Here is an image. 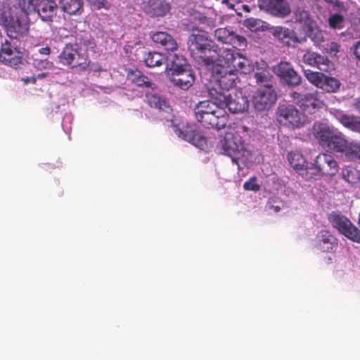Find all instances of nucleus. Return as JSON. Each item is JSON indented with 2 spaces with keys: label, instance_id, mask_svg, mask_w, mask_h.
Segmentation results:
<instances>
[{
  "label": "nucleus",
  "instance_id": "obj_43",
  "mask_svg": "<svg viewBox=\"0 0 360 360\" xmlns=\"http://www.w3.org/2000/svg\"><path fill=\"white\" fill-rule=\"evenodd\" d=\"M233 31L226 28H218L214 31V37L224 44H230Z\"/></svg>",
  "mask_w": 360,
  "mask_h": 360
},
{
  "label": "nucleus",
  "instance_id": "obj_15",
  "mask_svg": "<svg viewBox=\"0 0 360 360\" xmlns=\"http://www.w3.org/2000/svg\"><path fill=\"white\" fill-rule=\"evenodd\" d=\"M304 63L315 67L322 72H330L335 70L334 63L327 56L314 51H307L302 56Z\"/></svg>",
  "mask_w": 360,
  "mask_h": 360
},
{
  "label": "nucleus",
  "instance_id": "obj_14",
  "mask_svg": "<svg viewBox=\"0 0 360 360\" xmlns=\"http://www.w3.org/2000/svg\"><path fill=\"white\" fill-rule=\"evenodd\" d=\"M261 10L279 18H285L291 13V8L287 0H258Z\"/></svg>",
  "mask_w": 360,
  "mask_h": 360
},
{
  "label": "nucleus",
  "instance_id": "obj_36",
  "mask_svg": "<svg viewBox=\"0 0 360 360\" xmlns=\"http://www.w3.org/2000/svg\"><path fill=\"white\" fill-rule=\"evenodd\" d=\"M288 160L290 166L300 175L303 170L307 161L304 157L299 152H291L288 155Z\"/></svg>",
  "mask_w": 360,
  "mask_h": 360
},
{
  "label": "nucleus",
  "instance_id": "obj_60",
  "mask_svg": "<svg viewBox=\"0 0 360 360\" xmlns=\"http://www.w3.org/2000/svg\"><path fill=\"white\" fill-rule=\"evenodd\" d=\"M226 2H228V0H222V3L226 4Z\"/></svg>",
  "mask_w": 360,
  "mask_h": 360
},
{
  "label": "nucleus",
  "instance_id": "obj_23",
  "mask_svg": "<svg viewBox=\"0 0 360 360\" xmlns=\"http://www.w3.org/2000/svg\"><path fill=\"white\" fill-rule=\"evenodd\" d=\"M318 245L322 252H334L338 248V239L328 231L322 230L317 234Z\"/></svg>",
  "mask_w": 360,
  "mask_h": 360
},
{
  "label": "nucleus",
  "instance_id": "obj_12",
  "mask_svg": "<svg viewBox=\"0 0 360 360\" xmlns=\"http://www.w3.org/2000/svg\"><path fill=\"white\" fill-rule=\"evenodd\" d=\"M175 133L179 137L200 149H204L207 146V139L193 125L182 124L181 127L175 130Z\"/></svg>",
  "mask_w": 360,
  "mask_h": 360
},
{
  "label": "nucleus",
  "instance_id": "obj_46",
  "mask_svg": "<svg viewBox=\"0 0 360 360\" xmlns=\"http://www.w3.org/2000/svg\"><path fill=\"white\" fill-rule=\"evenodd\" d=\"M33 66L37 70H52L54 68L53 63L49 59L35 58L33 60Z\"/></svg>",
  "mask_w": 360,
  "mask_h": 360
},
{
  "label": "nucleus",
  "instance_id": "obj_38",
  "mask_svg": "<svg viewBox=\"0 0 360 360\" xmlns=\"http://www.w3.org/2000/svg\"><path fill=\"white\" fill-rule=\"evenodd\" d=\"M306 35L309 37L315 45L319 46L323 41V34L319 29L317 23H314L311 27H308L304 30Z\"/></svg>",
  "mask_w": 360,
  "mask_h": 360
},
{
  "label": "nucleus",
  "instance_id": "obj_48",
  "mask_svg": "<svg viewBox=\"0 0 360 360\" xmlns=\"http://www.w3.org/2000/svg\"><path fill=\"white\" fill-rule=\"evenodd\" d=\"M229 44H232L235 48H245L247 45V41L244 37L238 35L233 32L231 35V41H230Z\"/></svg>",
  "mask_w": 360,
  "mask_h": 360
},
{
  "label": "nucleus",
  "instance_id": "obj_32",
  "mask_svg": "<svg viewBox=\"0 0 360 360\" xmlns=\"http://www.w3.org/2000/svg\"><path fill=\"white\" fill-rule=\"evenodd\" d=\"M74 46L79 51H82V49L88 51L94 49L96 44L88 33L82 32L76 35Z\"/></svg>",
  "mask_w": 360,
  "mask_h": 360
},
{
  "label": "nucleus",
  "instance_id": "obj_49",
  "mask_svg": "<svg viewBox=\"0 0 360 360\" xmlns=\"http://www.w3.org/2000/svg\"><path fill=\"white\" fill-rule=\"evenodd\" d=\"M243 188L245 191H252L257 192L260 190L261 186L259 184H257V178L255 176H253L243 184Z\"/></svg>",
  "mask_w": 360,
  "mask_h": 360
},
{
  "label": "nucleus",
  "instance_id": "obj_16",
  "mask_svg": "<svg viewBox=\"0 0 360 360\" xmlns=\"http://www.w3.org/2000/svg\"><path fill=\"white\" fill-rule=\"evenodd\" d=\"M58 6L55 0H38L33 11L43 22H52L56 17Z\"/></svg>",
  "mask_w": 360,
  "mask_h": 360
},
{
  "label": "nucleus",
  "instance_id": "obj_10",
  "mask_svg": "<svg viewBox=\"0 0 360 360\" xmlns=\"http://www.w3.org/2000/svg\"><path fill=\"white\" fill-rule=\"evenodd\" d=\"M9 40L6 39L4 43L1 44L0 49V62L11 67L17 68L22 63V56L20 51H18V55H14L13 49L17 51L18 44L25 39L19 41L11 39L8 37Z\"/></svg>",
  "mask_w": 360,
  "mask_h": 360
},
{
  "label": "nucleus",
  "instance_id": "obj_40",
  "mask_svg": "<svg viewBox=\"0 0 360 360\" xmlns=\"http://www.w3.org/2000/svg\"><path fill=\"white\" fill-rule=\"evenodd\" d=\"M304 76L311 84L317 88L321 89V86H323V80L325 76L323 73L307 70H304Z\"/></svg>",
  "mask_w": 360,
  "mask_h": 360
},
{
  "label": "nucleus",
  "instance_id": "obj_25",
  "mask_svg": "<svg viewBox=\"0 0 360 360\" xmlns=\"http://www.w3.org/2000/svg\"><path fill=\"white\" fill-rule=\"evenodd\" d=\"M166 68L171 72H176L177 70H181L191 66L183 55L175 53H170L166 57Z\"/></svg>",
  "mask_w": 360,
  "mask_h": 360
},
{
  "label": "nucleus",
  "instance_id": "obj_26",
  "mask_svg": "<svg viewBox=\"0 0 360 360\" xmlns=\"http://www.w3.org/2000/svg\"><path fill=\"white\" fill-rule=\"evenodd\" d=\"M152 40L161 45L167 51H174L178 49L175 39L165 32H156L151 36Z\"/></svg>",
  "mask_w": 360,
  "mask_h": 360
},
{
  "label": "nucleus",
  "instance_id": "obj_22",
  "mask_svg": "<svg viewBox=\"0 0 360 360\" xmlns=\"http://www.w3.org/2000/svg\"><path fill=\"white\" fill-rule=\"evenodd\" d=\"M170 10V5L162 0H149L143 7L144 12L151 17L165 15Z\"/></svg>",
  "mask_w": 360,
  "mask_h": 360
},
{
  "label": "nucleus",
  "instance_id": "obj_31",
  "mask_svg": "<svg viewBox=\"0 0 360 360\" xmlns=\"http://www.w3.org/2000/svg\"><path fill=\"white\" fill-rule=\"evenodd\" d=\"M338 119L345 127L360 134V117L340 112Z\"/></svg>",
  "mask_w": 360,
  "mask_h": 360
},
{
  "label": "nucleus",
  "instance_id": "obj_17",
  "mask_svg": "<svg viewBox=\"0 0 360 360\" xmlns=\"http://www.w3.org/2000/svg\"><path fill=\"white\" fill-rule=\"evenodd\" d=\"M169 80L174 86L187 90L193 84L195 76L190 66V68L177 70L176 72H171Z\"/></svg>",
  "mask_w": 360,
  "mask_h": 360
},
{
  "label": "nucleus",
  "instance_id": "obj_45",
  "mask_svg": "<svg viewBox=\"0 0 360 360\" xmlns=\"http://www.w3.org/2000/svg\"><path fill=\"white\" fill-rule=\"evenodd\" d=\"M328 25L332 29H342L345 24V18L339 13L332 14L328 20Z\"/></svg>",
  "mask_w": 360,
  "mask_h": 360
},
{
  "label": "nucleus",
  "instance_id": "obj_6",
  "mask_svg": "<svg viewBox=\"0 0 360 360\" xmlns=\"http://www.w3.org/2000/svg\"><path fill=\"white\" fill-rule=\"evenodd\" d=\"M275 113L277 121L288 128H301L306 122L305 115L293 104L280 103Z\"/></svg>",
  "mask_w": 360,
  "mask_h": 360
},
{
  "label": "nucleus",
  "instance_id": "obj_56",
  "mask_svg": "<svg viewBox=\"0 0 360 360\" xmlns=\"http://www.w3.org/2000/svg\"><path fill=\"white\" fill-rule=\"evenodd\" d=\"M328 4L332 5L334 7H340V3L338 0H323Z\"/></svg>",
  "mask_w": 360,
  "mask_h": 360
},
{
  "label": "nucleus",
  "instance_id": "obj_34",
  "mask_svg": "<svg viewBox=\"0 0 360 360\" xmlns=\"http://www.w3.org/2000/svg\"><path fill=\"white\" fill-rule=\"evenodd\" d=\"M145 64L149 68L160 67L166 63V56L157 51H149L143 58Z\"/></svg>",
  "mask_w": 360,
  "mask_h": 360
},
{
  "label": "nucleus",
  "instance_id": "obj_30",
  "mask_svg": "<svg viewBox=\"0 0 360 360\" xmlns=\"http://www.w3.org/2000/svg\"><path fill=\"white\" fill-rule=\"evenodd\" d=\"M61 10L69 15H79L83 11L82 0H59Z\"/></svg>",
  "mask_w": 360,
  "mask_h": 360
},
{
  "label": "nucleus",
  "instance_id": "obj_42",
  "mask_svg": "<svg viewBox=\"0 0 360 360\" xmlns=\"http://www.w3.org/2000/svg\"><path fill=\"white\" fill-rule=\"evenodd\" d=\"M89 64L90 60L88 54L79 51L71 68H78L80 70L84 71L89 68Z\"/></svg>",
  "mask_w": 360,
  "mask_h": 360
},
{
  "label": "nucleus",
  "instance_id": "obj_51",
  "mask_svg": "<svg viewBox=\"0 0 360 360\" xmlns=\"http://www.w3.org/2000/svg\"><path fill=\"white\" fill-rule=\"evenodd\" d=\"M340 46L335 41H331L328 44V52L330 55H335L338 52L340 51Z\"/></svg>",
  "mask_w": 360,
  "mask_h": 360
},
{
  "label": "nucleus",
  "instance_id": "obj_53",
  "mask_svg": "<svg viewBox=\"0 0 360 360\" xmlns=\"http://www.w3.org/2000/svg\"><path fill=\"white\" fill-rule=\"evenodd\" d=\"M353 53L356 58L360 60V40L358 41L352 47Z\"/></svg>",
  "mask_w": 360,
  "mask_h": 360
},
{
  "label": "nucleus",
  "instance_id": "obj_33",
  "mask_svg": "<svg viewBox=\"0 0 360 360\" xmlns=\"http://www.w3.org/2000/svg\"><path fill=\"white\" fill-rule=\"evenodd\" d=\"M295 22L299 23L303 30L311 27L316 22L313 19L310 13L304 9L297 8L295 11Z\"/></svg>",
  "mask_w": 360,
  "mask_h": 360
},
{
  "label": "nucleus",
  "instance_id": "obj_21",
  "mask_svg": "<svg viewBox=\"0 0 360 360\" xmlns=\"http://www.w3.org/2000/svg\"><path fill=\"white\" fill-rule=\"evenodd\" d=\"M195 118L198 122L206 128L221 129L226 124L228 115H222V117L217 116V114L205 113L200 114L195 112Z\"/></svg>",
  "mask_w": 360,
  "mask_h": 360
},
{
  "label": "nucleus",
  "instance_id": "obj_29",
  "mask_svg": "<svg viewBox=\"0 0 360 360\" xmlns=\"http://www.w3.org/2000/svg\"><path fill=\"white\" fill-rule=\"evenodd\" d=\"M146 96L150 107L162 110L170 115H172V109L165 98L156 94L149 92L146 94Z\"/></svg>",
  "mask_w": 360,
  "mask_h": 360
},
{
  "label": "nucleus",
  "instance_id": "obj_2",
  "mask_svg": "<svg viewBox=\"0 0 360 360\" xmlns=\"http://www.w3.org/2000/svg\"><path fill=\"white\" fill-rule=\"evenodd\" d=\"M312 129L319 144L326 151L343 153L347 150L348 140L342 132L323 122H315Z\"/></svg>",
  "mask_w": 360,
  "mask_h": 360
},
{
  "label": "nucleus",
  "instance_id": "obj_44",
  "mask_svg": "<svg viewBox=\"0 0 360 360\" xmlns=\"http://www.w3.org/2000/svg\"><path fill=\"white\" fill-rule=\"evenodd\" d=\"M272 34L278 40L283 41L285 39L292 38L293 32L287 27H276L274 28Z\"/></svg>",
  "mask_w": 360,
  "mask_h": 360
},
{
  "label": "nucleus",
  "instance_id": "obj_3",
  "mask_svg": "<svg viewBox=\"0 0 360 360\" xmlns=\"http://www.w3.org/2000/svg\"><path fill=\"white\" fill-rule=\"evenodd\" d=\"M214 81L208 88V93L213 100L225 98V94L236 90V81L238 78L237 72L226 67H214L212 72Z\"/></svg>",
  "mask_w": 360,
  "mask_h": 360
},
{
  "label": "nucleus",
  "instance_id": "obj_39",
  "mask_svg": "<svg viewBox=\"0 0 360 360\" xmlns=\"http://www.w3.org/2000/svg\"><path fill=\"white\" fill-rule=\"evenodd\" d=\"M340 84V81L337 78L328 77L325 75L324 79L323 80V86H321V89L327 92L334 93L338 91Z\"/></svg>",
  "mask_w": 360,
  "mask_h": 360
},
{
  "label": "nucleus",
  "instance_id": "obj_55",
  "mask_svg": "<svg viewBox=\"0 0 360 360\" xmlns=\"http://www.w3.org/2000/svg\"><path fill=\"white\" fill-rule=\"evenodd\" d=\"M39 53L42 55L48 56L51 53V49L49 46H46L39 49Z\"/></svg>",
  "mask_w": 360,
  "mask_h": 360
},
{
  "label": "nucleus",
  "instance_id": "obj_9",
  "mask_svg": "<svg viewBox=\"0 0 360 360\" xmlns=\"http://www.w3.org/2000/svg\"><path fill=\"white\" fill-rule=\"evenodd\" d=\"M216 101L233 114L244 112L248 110L249 107V101L247 96L243 95L240 90H233V91L225 94L224 99Z\"/></svg>",
  "mask_w": 360,
  "mask_h": 360
},
{
  "label": "nucleus",
  "instance_id": "obj_52",
  "mask_svg": "<svg viewBox=\"0 0 360 360\" xmlns=\"http://www.w3.org/2000/svg\"><path fill=\"white\" fill-rule=\"evenodd\" d=\"M245 25L251 30H257V20L255 18H248L245 21Z\"/></svg>",
  "mask_w": 360,
  "mask_h": 360
},
{
  "label": "nucleus",
  "instance_id": "obj_8",
  "mask_svg": "<svg viewBox=\"0 0 360 360\" xmlns=\"http://www.w3.org/2000/svg\"><path fill=\"white\" fill-rule=\"evenodd\" d=\"M329 221L333 227L352 241L360 243V231L347 217L342 214L332 213Z\"/></svg>",
  "mask_w": 360,
  "mask_h": 360
},
{
  "label": "nucleus",
  "instance_id": "obj_28",
  "mask_svg": "<svg viewBox=\"0 0 360 360\" xmlns=\"http://www.w3.org/2000/svg\"><path fill=\"white\" fill-rule=\"evenodd\" d=\"M78 51L73 44H66L58 56L59 63L72 68Z\"/></svg>",
  "mask_w": 360,
  "mask_h": 360
},
{
  "label": "nucleus",
  "instance_id": "obj_11",
  "mask_svg": "<svg viewBox=\"0 0 360 360\" xmlns=\"http://www.w3.org/2000/svg\"><path fill=\"white\" fill-rule=\"evenodd\" d=\"M277 99L274 86L259 87L252 96V103L256 110L264 111L269 109Z\"/></svg>",
  "mask_w": 360,
  "mask_h": 360
},
{
  "label": "nucleus",
  "instance_id": "obj_18",
  "mask_svg": "<svg viewBox=\"0 0 360 360\" xmlns=\"http://www.w3.org/2000/svg\"><path fill=\"white\" fill-rule=\"evenodd\" d=\"M254 78L260 87L273 86L274 83L270 68L263 60L256 62Z\"/></svg>",
  "mask_w": 360,
  "mask_h": 360
},
{
  "label": "nucleus",
  "instance_id": "obj_50",
  "mask_svg": "<svg viewBox=\"0 0 360 360\" xmlns=\"http://www.w3.org/2000/svg\"><path fill=\"white\" fill-rule=\"evenodd\" d=\"M89 1L98 10L101 8L108 9L110 6L107 0H89Z\"/></svg>",
  "mask_w": 360,
  "mask_h": 360
},
{
  "label": "nucleus",
  "instance_id": "obj_27",
  "mask_svg": "<svg viewBox=\"0 0 360 360\" xmlns=\"http://www.w3.org/2000/svg\"><path fill=\"white\" fill-rule=\"evenodd\" d=\"M127 77L128 79L136 86L154 89L155 84L150 82L146 75L138 69L129 71L127 72Z\"/></svg>",
  "mask_w": 360,
  "mask_h": 360
},
{
  "label": "nucleus",
  "instance_id": "obj_1",
  "mask_svg": "<svg viewBox=\"0 0 360 360\" xmlns=\"http://www.w3.org/2000/svg\"><path fill=\"white\" fill-rule=\"evenodd\" d=\"M38 0H17V6L3 4L0 8V23L6 35L19 41L25 38L30 31V10Z\"/></svg>",
  "mask_w": 360,
  "mask_h": 360
},
{
  "label": "nucleus",
  "instance_id": "obj_13",
  "mask_svg": "<svg viewBox=\"0 0 360 360\" xmlns=\"http://www.w3.org/2000/svg\"><path fill=\"white\" fill-rule=\"evenodd\" d=\"M274 70L276 75L289 86L295 87L302 82L301 76L295 70L290 62L281 61L274 68Z\"/></svg>",
  "mask_w": 360,
  "mask_h": 360
},
{
  "label": "nucleus",
  "instance_id": "obj_41",
  "mask_svg": "<svg viewBox=\"0 0 360 360\" xmlns=\"http://www.w3.org/2000/svg\"><path fill=\"white\" fill-rule=\"evenodd\" d=\"M347 146V150L343 153L346 158L351 160H360V144L348 141Z\"/></svg>",
  "mask_w": 360,
  "mask_h": 360
},
{
  "label": "nucleus",
  "instance_id": "obj_54",
  "mask_svg": "<svg viewBox=\"0 0 360 360\" xmlns=\"http://www.w3.org/2000/svg\"><path fill=\"white\" fill-rule=\"evenodd\" d=\"M22 81L24 82L25 84H27L29 83H32V84H34L37 82V77H26L22 78Z\"/></svg>",
  "mask_w": 360,
  "mask_h": 360
},
{
  "label": "nucleus",
  "instance_id": "obj_20",
  "mask_svg": "<svg viewBox=\"0 0 360 360\" xmlns=\"http://www.w3.org/2000/svg\"><path fill=\"white\" fill-rule=\"evenodd\" d=\"M318 168L321 175H335L338 171V165L334 158L326 153H321L316 158Z\"/></svg>",
  "mask_w": 360,
  "mask_h": 360
},
{
  "label": "nucleus",
  "instance_id": "obj_7",
  "mask_svg": "<svg viewBox=\"0 0 360 360\" xmlns=\"http://www.w3.org/2000/svg\"><path fill=\"white\" fill-rule=\"evenodd\" d=\"M318 96L319 93L316 91L304 94L295 91L290 93V97L292 101L299 105L304 111L309 114L315 112L323 105V102Z\"/></svg>",
  "mask_w": 360,
  "mask_h": 360
},
{
  "label": "nucleus",
  "instance_id": "obj_35",
  "mask_svg": "<svg viewBox=\"0 0 360 360\" xmlns=\"http://www.w3.org/2000/svg\"><path fill=\"white\" fill-rule=\"evenodd\" d=\"M233 67L235 68L234 70L236 72H240L243 74H248L254 70L252 62L246 57L243 56L240 53L237 54Z\"/></svg>",
  "mask_w": 360,
  "mask_h": 360
},
{
  "label": "nucleus",
  "instance_id": "obj_24",
  "mask_svg": "<svg viewBox=\"0 0 360 360\" xmlns=\"http://www.w3.org/2000/svg\"><path fill=\"white\" fill-rule=\"evenodd\" d=\"M194 112H198L202 115L205 113L217 114L218 117L228 115L223 109L221 104L216 100H214V101H203L199 102L194 108Z\"/></svg>",
  "mask_w": 360,
  "mask_h": 360
},
{
  "label": "nucleus",
  "instance_id": "obj_5",
  "mask_svg": "<svg viewBox=\"0 0 360 360\" xmlns=\"http://www.w3.org/2000/svg\"><path fill=\"white\" fill-rule=\"evenodd\" d=\"M213 41L205 34H192L188 39V50L194 58H199L205 65H211L214 56Z\"/></svg>",
  "mask_w": 360,
  "mask_h": 360
},
{
  "label": "nucleus",
  "instance_id": "obj_37",
  "mask_svg": "<svg viewBox=\"0 0 360 360\" xmlns=\"http://www.w3.org/2000/svg\"><path fill=\"white\" fill-rule=\"evenodd\" d=\"M300 175L307 181L314 179L317 176H321L316 161L315 160L314 163L307 162Z\"/></svg>",
  "mask_w": 360,
  "mask_h": 360
},
{
  "label": "nucleus",
  "instance_id": "obj_58",
  "mask_svg": "<svg viewBox=\"0 0 360 360\" xmlns=\"http://www.w3.org/2000/svg\"><path fill=\"white\" fill-rule=\"evenodd\" d=\"M48 74L46 72H41L37 75V79H43L46 77Z\"/></svg>",
  "mask_w": 360,
  "mask_h": 360
},
{
  "label": "nucleus",
  "instance_id": "obj_4",
  "mask_svg": "<svg viewBox=\"0 0 360 360\" xmlns=\"http://www.w3.org/2000/svg\"><path fill=\"white\" fill-rule=\"evenodd\" d=\"M218 147L221 150L222 154L230 157L232 162L237 165L238 160H247L250 155L244 140L238 133H226Z\"/></svg>",
  "mask_w": 360,
  "mask_h": 360
},
{
  "label": "nucleus",
  "instance_id": "obj_19",
  "mask_svg": "<svg viewBox=\"0 0 360 360\" xmlns=\"http://www.w3.org/2000/svg\"><path fill=\"white\" fill-rule=\"evenodd\" d=\"M213 62L211 64H215V67H226L227 69L233 65V63L239 52L231 49H219V52L214 49Z\"/></svg>",
  "mask_w": 360,
  "mask_h": 360
},
{
  "label": "nucleus",
  "instance_id": "obj_59",
  "mask_svg": "<svg viewBox=\"0 0 360 360\" xmlns=\"http://www.w3.org/2000/svg\"><path fill=\"white\" fill-rule=\"evenodd\" d=\"M280 210V207L278 206L275 207V211L278 212Z\"/></svg>",
  "mask_w": 360,
  "mask_h": 360
},
{
  "label": "nucleus",
  "instance_id": "obj_57",
  "mask_svg": "<svg viewBox=\"0 0 360 360\" xmlns=\"http://www.w3.org/2000/svg\"><path fill=\"white\" fill-rule=\"evenodd\" d=\"M353 107L356 111L360 112V98L354 101L353 103Z\"/></svg>",
  "mask_w": 360,
  "mask_h": 360
},
{
  "label": "nucleus",
  "instance_id": "obj_47",
  "mask_svg": "<svg viewBox=\"0 0 360 360\" xmlns=\"http://www.w3.org/2000/svg\"><path fill=\"white\" fill-rule=\"evenodd\" d=\"M343 177L348 183L354 184L360 181V174L356 169L347 170L343 173Z\"/></svg>",
  "mask_w": 360,
  "mask_h": 360
}]
</instances>
